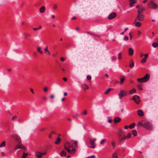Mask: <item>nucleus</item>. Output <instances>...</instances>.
Returning <instances> with one entry per match:
<instances>
[{
	"label": "nucleus",
	"instance_id": "1",
	"mask_svg": "<svg viewBox=\"0 0 158 158\" xmlns=\"http://www.w3.org/2000/svg\"><path fill=\"white\" fill-rule=\"evenodd\" d=\"M65 149L70 154H73L76 151L75 149L73 147V145L69 142H67L64 145Z\"/></svg>",
	"mask_w": 158,
	"mask_h": 158
},
{
	"label": "nucleus",
	"instance_id": "2",
	"mask_svg": "<svg viewBox=\"0 0 158 158\" xmlns=\"http://www.w3.org/2000/svg\"><path fill=\"white\" fill-rule=\"evenodd\" d=\"M118 95L119 96V98L120 99H121L123 97L127 95V93L125 90L122 89L119 91Z\"/></svg>",
	"mask_w": 158,
	"mask_h": 158
},
{
	"label": "nucleus",
	"instance_id": "3",
	"mask_svg": "<svg viewBox=\"0 0 158 158\" xmlns=\"http://www.w3.org/2000/svg\"><path fill=\"white\" fill-rule=\"evenodd\" d=\"M96 141V139L95 138H93L92 139H89L90 143L91 144V146H88V147L94 148L96 147V144L95 142Z\"/></svg>",
	"mask_w": 158,
	"mask_h": 158
},
{
	"label": "nucleus",
	"instance_id": "4",
	"mask_svg": "<svg viewBox=\"0 0 158 158\" xmlns=\"http://www.w3.org/2000/svg\"><path fill=\"white\" fill-rule=\"evenodd\" d=\"M144 19V16L143 14H137V16L135 19V21H142Z\"/></svg>",
	"mask_w": 158,
	"mask_h": 158
},
{
	"label": "nucleus",
	"instance_id": "5",
	"mask_svg": "<svg viewBox=\"0 0 158 158\" xmlns=\"http://www.w3.org/2000/svg\"><path fill=\"white\" fill-rule=\"evenodd\" d=\"M143 127L148 130H150L152 128L151 124L148 122H144Z\"/></svg>",
	"mask_w": 158,
	"mask_h": 158
},
{
	"label": "nucleus",
	"instance_id": "6",
	"mask_svg": "<svg viewBox=\"0 0 158 158\" xmlns=\"http://www.w3.org/2000/svg\"><path fill=\"white\" fill-rule=\"evenodd\" d=\"M149 5L151 8L153 9H156L158 7V5L152 1H150Z\"/></svg>",
	"mask_w": 158,
	"mask_h": 158
},
{
	"label": "nucleus",
	"instance_id": "7",
	"mask_svg": "<svg viewBox=\"0 0 158 158\" xmlns=\"http://www.w3.org/2000/svg\"><path fill=\"white\" fill-rule=\"evenodd\" d=\"M132 99L134 100L137 104H139L140 102L139 97L138 95H135L133 96L132 97Z\"/></svg>",
	"mask_w": 158,
	"mask_h": 158
},
{
	"label": "nucleus",
	"instance_id": "8",
	"mask_svg": "<svg viewBox=\"0 0 158 158\" xmlns=\"http://www.w3.org/2000/svg\"><path fill=\"white\" fill-rule=\"evenodd\" d=\"M116 16V14L115 12H113L111 13L108 16L109 19H112L114 18Z\"/></svg>",
	"mask_w": 158,
	"mask_h": 158
},
{
	"label": "nucleus",
	"instance_id": "9",
	"mask_svg": "<svg viewBox=\"0 0 158 158\" xmlns=\"http://www.w3.org/2000/svg\"><path fill=\"white\" fill-rule=\"evenodd\" d=\"M35 154L36 158H41L42 156L41 153L38 151L36 152Z\"/></svg>",
	"mask_w": 158,
	"mask_h": 158
},
{
	"label": "nucleus",
	"instance_id": "10",
	"mask_svg": "<svg viewBox=\"0 0 158 158\" xmlns=\"http://www.w3.org/2000/svg\"><path fill=\"white\" fill-rule=\"evenodd\" d=\"M144 58L141 60V62L142 63H145L147 61V59L148 57V55L147 54H144Z\"/></svg>",
	"mask_w": 158,
	"mask_h": 158
},
{
	"label": "nucleus",
	"instance_id": "11",
	"mask_svg": "<svg viewBox=\"0 0 158 158\" xmlns=\"http://www.w3.org/2000/svg\"><path fill=\"white\" fill-rule=\"evenodd\" d=\"M24 148L23 145L21 144H19V145H16L15 148L14 149L16 150L19 148Z\"/></svg>",
	"mask_w": 158,
	"mask_h": 158
},
{
	"label": "nucleus",
	"instance_id": "12",
	"mask_svg": "<svg viewBox=\"0 0 158 158\" xmlns=\"http://www.w3.org/2000/svg\"><path fill=\"white\" fill-rule=\"evenodd\" d=\"M46 10V8L44 6H41L39 9V11L40 13H44Z\"/></svg>",
	"mask_w": 158,
	"mask_h": 158
},
{
	"label": "nucleus",
	"instance_id": "13",
	"mask_svg": "<svg viewBox=\"0 0 158 158\" xmlns=\"http://www.w3.org/2000/svg\"><path fill=\"white\" fill-rule=\"evenodd\" d=\"M145 10L143 7H141L137 10V14H142V13Z\"/></svg>",
	"mask_w": 158,
	"mask_h": 158
},
{
	"label": "nucleus",
	"instance_id": "14",
	"mask_svg": "<svg viewBox=\"0 0 158 158\" xmlns=\"http://www.w3.org/2000/svg\"><path fill=\"white\" fill-rule=\"evenodd\" d=\"M137 114L140 117H142L143 115V112L141 110H139L137 111Z\"/></svg>",
	"mask_w": 158,
	"mask_h": 158
},
{
	"label": "nucleus",
	"instance_id": "15",
	"mask_svg": "<svg viewBox=\"0 0 158 158\" xmlns=\"http://www.w3.org/2000/svg\"><path fill=\"white\" fill-rule=\"evenodd\" d=\"M143 77L146 81H147L149 79L150 75L147 73Z\"/></svg>",
	"mask_w": 158,
	"mask_h": 158
},
{
	"label": "nucleus",
	"instance_id": "16",
	"mask_svg": "<svg viewBox=\"0 0 158 158\" xmlns=\"http://www.w3.org/2000/svg\"><path fill=\"white\" fill-rule=\"evenodd\" d=\"M45 53L47 54L48 55H50V52L49 51L48 49V47L47 46L44 49Z\"/></svg>",
	"mask_w": 158,
	"mask_h": 158
},
{
	"label": "nucleus",
	"instance_id": "17",
	"mask_svg": "<svg viewBox=\"0 0 158 158\" xmlns=\"http://www.w3.org/2000/svg\"><path fill=\"white\" fill-rule=\"evenodd\" d=\"M145 121H140L137 124V126L138 127H142L143 126L144 123Z\"/></svg>",
	"mask_w": 158,
	"mask_h": 158
},
{
	"label": "nucleus",
	"instance_id": "18",
	"mask_svg": "<svg viewBox=\"0 0 158 158\" xmlns=\"http://www.w3.org/2000/svg\"><path fill=\"white\" fill-rule=\"evenodd\" d=\"M133 50L132 48H129L128 49V54L130 56L132 55L133 54Z\"/></svg>",
	"mask_w": 158,
	"mask_h": 158
},
{
	"label": "nucleus",
	"instance_id": "19",
	"mask_svg": "<svg viewBox=\"0 0 158 158\" xmlns=\"http://www.w3.org/2000/svg\"><path fill=\"white\" fill-rule=\"evenodd\" d=\"M121 120V119L118 117H116L114 118V121L115 123H118Z\"/></svg>",
	"mask_w": 158,
	"mask_h": 158
},
{
	"label": "nucleus",
	"instance_id": "20",
	"mask_svg": "<svg viewBox=\"0 0 158 158\" xmlns=\"http://www.w3.org/2000/svg\"><path fill=\"white\" fill-rule=\"evenodd\" d=\"M137 80L138 82L140 83L146 82L143 77L142 78H138Z\"/></svg>",
	"mask_w": 158,
	"mask_h": 158
},
{
	"label": "nucleus",
	"instance_id": "21",
	"mask_svg": "<svg viewBox=\"0 0 158 158\" xmlns=\"http://www.w3.org/2000/svg\"><path fill=\"white\" fill-rule=\"evenodd\" d=\"M112 158H118L117 152L116 151L113 153Z\"/></svg>",
	"mask_w": 158,
	"mask_h": 158
},
{
	"label": "nucleus",
	"instance_id": "22",
	"mask_svg": "<svg viewBox=\"0 0 158 158\" xmlns=\"http://www.w3.org/2000/svg\"><path fill=\"white\" fill-rule=\"evenodd\" d=\"M81 87L84 90H86V89L89 88V86L86 84L82 85H81Z\"/></svg>",
	"mask_w": 158,
	"mask_h": 158
},
{
	"label": "nucleus",
	"instance_id": "23",
	"mask_svg": "<svg viewBox=\"0 0 158 158\" xmlns=\"http://www.w3.org/2000/svg\"><path fill=\"white\" fill-rule=\"evenodd\" d=\"M136 92V90L135 89H133L130 90L129 92V94H132L133 93H135Z\"/></svg>",
	"mask_w": 158,
	"mask_h": 158
},
{
	"label": "nucleus",
	"instance_id": "24",
	"mask_svg": "<svg viewBox=\"0 0 158 158\" xmlns=\"http://www.w3.org/2000/svg\"><path fill=\"white\" fill-rule=\"evenodd\" d=\"M37 51L39 53H40L41 54H43V51L41 49V47H38L37 48Z\"/></svg>",
	"mask_w": 158,
	"mask_h": 158
},
{
	"label": "nucleus",
	"instance_id": "25",
	"mask_svg": "<svg viewBox=\"0 0 158 158\" xmlns=\"http://www.w3.org/2000/svg\"><path fill=\"white\" fill-rule=\"evenodd\" d=\"M130 2V6L131 7H132L133 4L135 2L134 0H131Z\"/></svg>",
	"mask_w": 158,
	"mask_h": 158
},
{
	"label": "nucleus",
	"instance_id": "26",
	"mask_svg": "<svg viewBox=\"0 0 158 158\" xmlns=\"http://www.w3.org/2000/svg\"><path fill=\"white\" fill-rule=\"evenodd\" d=\"M141 25V24L139 21L135 23V26L137 27H140Z\"/></svg>",
	"mask_w": 158,
	"mask_h": 158
},
{
	"label": "nucleus",
	"instance_id": "27",
	"mask_svg": "<svg viewBox=\"0 0 158 158\" xmlns=\"http://www.w3.org/2000/svg\"><path fill=\"white\" fill-rule=\"evenodd\" d=\"M60 139L59 137L57 138L56 141L55 142V143L56 144H59L60 143Z\"/></svg>",
	"mask_w": 158,
	"mask_h": 158
},
{
	"label": "nucleus",
	"instance_id": "28",
	"mask_svg": "<svg viewBox=\"0 0 158 158\" xmlns=\"http://www.w3.org/2000/svg\"><path fill=\"white\" fill-rule=\"evenodd\" d=\"M66 153L64 152V151H62L60 153V155L61 156H66Z\"/></svg>",
	"mask_w": 158,
	"mask_h": 158
},
{
	"label": "nucleus",
	"instance_id": "29",
	"mask_svg": "<svg viewBox=\"0 0 158 158\" xmlns=\"http://www.w3.org/2000/svg\"><path fill=\"white\" fill-rule=\"evenodd\" d=\"M125 79V77L124 76H122L120 78V83L121 84H122L123 83L124 80Z\"/></svg>",
	"mask_w": 158,
	"mask_h": 158
},
{
	"label": "nucleus",
	"instance_id": "30",
	"mask_svg": "<svg viewBox=\"0 0 158 158\" xmlns=\"http://www.w3.org/2000/svg\"><path fill=\"white\" fill-rule=\"evenodd\" d=\"M23 35L24 36V37L25 38H26L27 36H31V34L30 33H23Z\"/></svg>",
	"mask_w": 158,
	"mask_h": 158
},
{
	"label": "nucleus",
	"instance_id": "31",
	"mask_svg": "<svg viewBox=\"0 0 158 158\" xmlns=\"http://www.w3.org/2000/svg\"><path fill=\"white\" fill-rule=\"evenodd\" d=\"M135 123H133L129 126V127L130 129L133 128L135 127Z\"/></svg>",
	"mask_w": 158,
	"mask_h": 158
},
{
	"label": "nucleus",
	"instance_id": "32",
	"mask_svg": "<svg viewBox=\"0 0 158 158\" xmlns=\"http://www.w3.org/2000/svg\"><path fill=\"white\" fill-rule=\"evenodd\" d=\"M111 89V88H108L107 89L105 92L104 94H108L109 92H110V90Z\"/></svg>",
	"mask_w": 158,
	"mask_h": 158
},
{
	"label": "nucleus",
	"instance_id": "33",
	"mask_svg": "<svg viewBox=\"0 0 158 158\" xmlns=\"http://www.w3.org/2000/svg\"><path fill=\"white\" fill-rule=\"evenodd\" d=\"M132 135L134 136H135L136 135L137 132H136V130H132Z\"/></svg>",
	"mask_w": 158,
	"mask_h": 158
},
{
	"label": "nucleus",
	"instance_id": "34",
	"mask_svg": "<svg viewBox=\"0 0 158 158\" xmlns=\"http://www.w3.org/2000/svg\"><path fill=\"white\" fill-rule=\"evenodd\" d=\"M52 7L53 9L56 10L57 9V5L56 4H53Z\"/></svg>",
	"mask_w": 158,
	"mask_h": 158
},
{
	"label": "nucleus",
	"instance_id": "35",
	"mask_svg": "<svg viewBox=\"0 0 158 158\" xmlns=\"http://www.w3.org/2000/svg\"><path fill=\"white\" fill-rule=\"evenodd\" d=\"M5 141H3L0 144V147H4L5 146Z\"/></svg>",
	"mask_w": 158,
	"mask_h": 158
},
{
	"label": "nucleus",
	"instance_id": "36",
	"mask_svg": "<svg viewBox=\"0 0 158 158\" xmlns=\"http://www.w3.org/2000/svg\"><path fill=\"white\" fill-rule=\"evenodd\" d=\"M28 155V154L27 153H25L24 152L22 155V158H26V156Z\"/></svg>",
	"mask_w": 158,
	"mask_h": 158
},
{
	"label": "nucleus",
	"instance_id": "37",
	"mask_svg": "<svg viewBox=\"0 0 158 158\" xmlns=\"http://www.w3.org/2000/svg\"><path fill=\"white\" fill-rule=\"evenodd\" d=\"M15 138L16 141H19L20 139V138L18 136H15Z\"/></svg>",
	"mask_w": 158,
	"mask_h": 158
},
{
	"label": "nucleus",
	"instance_id": "38",
	"mask_svg": "<svg viewBox=\"0 0 158 158\" xmlns=\"http://www.w3.org/2000/svg\"><path fill=\"white\" fill-rule=\"evenodd\" d=\"M158 44L156 42L152 44V46L154 47H155V48L157 47L158 46Z\"/></svg>",
	"mask_w": 158,
	"mask_h": 158
},
{
	"label": "nucleus",
	"instance_id": "39",
	"mask_svg": "<svg viewBox=\"0 0 158 158\" xmlns=\"http://www.w3.org/2000/svg\"><path fill=\"white\" fill-rule=\"evenodd\" d=\"M126 139H127V136H124L123 137L120 138V141H122L123 140H124Z\"/></svg>",
	"mask_w": 158,
	"mask_h": 158
},
{
	"label": "nucleus",
	"instance_id": "40",
	"mask_svg": "<svg viewBox=\"0 0 158 158\" xmlns=\"http://www.w3.org/2000/svg\"><path fill=\"white\" fill-rule=\"evenodd\" d=\"M79 117V114L78 113H75L74 114L73 116V117L74 118H77Z\"/></svg>",
	"mask_w": 158,
	"mask_h": 158
},
{
	"label": "nucleus",
	"instance_id": "41",
	"mask_svg": "<svg viewBox=\"0 0 158 158\" xmlns=\"http://www.w3.org/2000/svg\"><path fill=\"white\" fill-rule=\"evenodd\" d=\"M106 139H105L102 140L100 141V143L101 144H103L105 143V142L106 141Z\"/></svg>",
	"mask_w": 158,
	"mask_h": 158
},
{
	"label": "nucleus",
	"instance_id": "42",
	"mask_svg": "<svg viewBox=\"0 0 158 158\" xmlns=\"http://www.w3.org/2000/svg\"><path fill=\"white\" fill-rule=\"evenodd\" d=\"M87 114V111L85 110L81 113V114L82 115H85Z\"/></svg>",
	"mask_w": 158,
	"mask_h": 158
},
{
	"label": "nucleus",
	"instance_id": "43",
	"mask_svg": "<svg viewBox=\"0 0 158 158\" xmlns=\"http://www.w3.org/2000/svg\"><path fill=\"white\" fill-rule=\"evenodd\" d=\"M111 143L112 146L114 148L115 147V143L114 142L112 141L111 142Z\"/></svg>",
	"mask_w": 158,
	"mask_h": 158
},
{
	"label": "nucleus",
	"instance_id": "44",
	"mask_svg": "<svg viewBox=\"0 0 158 158\" xmlns=\"http://www.w3.org/2000/svg\"><path fill=\"white\" fill-rule=\"evenodd\" d=\"M118 60H121L122 59L121 53H119L118 54Z\"/></svg>",
	"mask_w": 158,
	"mask_h": 158
},
{
	"label": "nucleus",
	"instance_id": "45",
	"mask_svg": "<svg viewBox=\"0 0 158 158\" xmlns=\"http://www.w3.org/2000/svg\"><path fill=\"white\" fill-rule=\"evenodd\" d=\"M131 135V134L130 133H129L127 134V135L126 136L127 139L130 138Z\"/></svg>",
	"mask_w": 158,
	"mask_h": 158
},
{
	"label": "nucleus",
	"instance_id": "46",
	"mask_svg": "<svg viewBox=\"0 0 158 158\" xmlns=\"http://www.w3.org/2000/svg\"><path fill=\"white\" fill-rule=\"evenodd\" d=\"M136 8H138L139 9L140 8H141V7H143L141 6V5H138L136 6Z\"/></svg>",
	"mask_w": 158,
	"mask_h": 158
},
{
	"label": "nucleus",
	"instance_id": "47",
	"mask_svg": "<svg viewBox=\"0 0 158 158\" xmlns=\"http://www.w3.org/2000/svg\"><path fill=\"white\" fill-rule=\"evenodd\" d=\"M134 66V63L133 62H132V63L130 64V65H129V67L130 68H132Z\"/></svg>",
	"mask_w": 158,
	"mask_h": 158
},
{
	"label": "nucleus",
	"instance_id": "48",
	"mask_svg": "<svg viewBox=\"0 0 158 158\" xmlns=\"http://www.w3.org/2000/svg\"><path fill=\"white\" fill-rule=\"evenodd\" d=\"M87 79L88 80H89L91 79V77L90 76L88 75L87 77Z\"/></svg>",
	"mask_w": 158,
	"mask_h": 158
},
{
	"label": "nucleus",
	"instance_id": "49",
	"mask_svg": "<svg viewBox=\"0 0 158 158\" xmlns=\"http://www.w3.org/2000/svg\"><path fill=\"white\" fill-rule=\"evenodd\" d=\"M73 143L75 145V146H77V141H73Z\"/></svg>",
	"mask_w": 158,
	"mask_h": 158
},
{
	"label": "nucleus",
	"instance_id": "50",
	"mask_svg": "<svg viewBox=\"0 0 158 158\" xmlns=\"http://www.w3.org/2000/svg\"><path fill=\"white\" fill-rule=\"evenodd\" d=\"M95 157V156L94 155H92L90 156H89L87 157V158H94Z\"/></svg>",
	"mask_w": 158,
	"mask_h": 158
},
{
	"label": "nucleus",
	"instance_id": "51",
	"mask_svg": "<svg viewBox=\"0 0 158 158\" xmlns=\"http://www.w3.org/2000/svg\"><path fill=\"white\" fill-rule=\"evenodd\" d=\"M124 40H127L128 39V38L127 36H125L124 38Z\"/></svg>",
	"mask_w": 158,
	"mask_h": 158
},
{
	"label": "nucleus",
	"instance_id": "52",
	"mask_svg": "<svg viewBox=\"0 0 158 158\" xmlns=\"http://www.w3.org/2000/svg\"><path fill=\"white\" fill-rule=\"evenodd\" d=\"M137 33H138V35L139 36L140 35V34H141V31L139 30L137 31Z\"/></svg>",
	"mask_w": 158,
	"mask_h": 158
},
{
	"label": "nucleus",
	"instance_id": "53",
	"mask_svg": "<svg viewBox=\"0 0 158 158\" xmlns=\"http://www.w3.org/2000/svg\"><path fill=\"white\" fill-rule=\"evenodd\" d=\"M111 59L113 60H115L116 59V57L115 56H113L112 57Z\"/></svg>",
	"mask_w": 158,
	"mask_h": 158
},
{
	"label": "nucleus",
	"instance_id": "54",
	"mask_svg": "<svg viewBox=\"0 0 158 158\" xmlns=\"http://www.w3.org/2000/svg\"><path fill=\"white\" fill-rule=\"evenodd\" d=\"M129 35L130 36V40H131L132 38V36L131 35V32L129 33Z\"/></svg>",
	"mask_w": 158,
	"mask_h": 158
},
{
	"label": "nucleus",
	"instance_id": "55",
	"mask_svg": "<svg viewBox=\"0 0 158 158\" xmlns=\"http://www.w3.org/2000/svg\"><path fill=\"white\" fill-rule=\"evenodd\" d=\"M50 97L51 98L53 99L54 98V95L53 94H52L50 95Z\"/></svg>",
	"mask_w": 158,
	"mask_h": 158
},
{
	"label": "nucleus",
	"instance_id": "56",
	"mask_svg": "<svg viewBox=\"0 0 158 158\" xmlns=\"http://www.w3.org/2000/svg\"><path fill=\"white\" fill-rule=\"evenodd\" d=\"M48 89L47 87H45L44 89V91L45 92H46L48 90Z\"/></svg>",
	"mask_w": 158,
	"mask_h": 158
},
{
	"label": "nucleus",
	"instance_id": "57",
	"mask_svg": "<svg viewBox=\"0 0 158 158\" xmlns=\"http://www.w3.org/2000/svg\"><path fill=\"white\" fill-rule=\"evenodd\" d=\"M30 91H31L33 94H34V91H33V89H32V88H31L30 89Z\"/></svg>",
	"mask_w": 158,
	"mask_h": 158
},
{
	"label": "nucleus",
	"instance_id": "58",
	"mask_svg": "<svg viewBox=\"0 0 158 158\" xmlns=\"http://www.w3.org/2000/svg\"><path fill=\"white\" fill-rule=\"evenodd\" d=\"M43 99L44 100H47V98L46 97L44 96L43 97Z\"/></svg>",
	"mask_w": 158,
	"mask_h": 158
},
{
	"label": "nucleus",
	"instance_id": "59",
	"mask_svg": "<svg viewBox=\"0 0 158 158\" xmlns=\"http://www.w3.org/2000/svg\"><path fill=\"white\" fill-rule=\"evenodd\" d=\"M60 60H61V61H64V60H65V59H64V58H63V57H61V58H60Z\"/></svg>",
	"mask_w": 158,
	"mask_h": 158
},
{
	"label": "nucleus",
	"instance_id": "60",
	"mask_svg": "<svg viewBox=\"0 0 158 158\" xmlns=\"http://www.w3.org/2000/svg\"><path fill=\"white\" fill-rule=\"evenodd\" d=\"M16 118V116H13L12 117V119L13 120H14V119H15Z\"/></svg>",
	"mask_w": 158,
	"mask_h": 158
},
{
	"label": "nucleus",
	"instance_id": "61",
	"mask_svg": "<svg viewBox=\"0 0 158 158\" xmlns=\"http://www.w3.org/2000/svg\"><path fill=\"white\" fill-rule=\"evenodd\" d=\"M76 19H77V17H76L74 16V17H73L72 18V20Z\"/></svg>",
	"mask_w": 158,
	"mask_h": 158
},
{
	"label": "nucleus",
	"instance_id": "62",
	"mask_svg": "<svg viewBox=\"0 0 158 158\" xmlns=\"http://www.w3.org/2000/svg\"><path fill=\"white\" fill-rule=\"evenodd\" d=\"M39 29V28H33V30H35V31L38 30Z\"/></svg>",
	"mask_w": 158,
	"mask_h": 158
},
{
	"label": "nucleus",
	"instance_id": "63",
	"mask_svg": "<svg viewBox=\"0 0 158 158\" xmlns=\"http://www.w3.org/2000/svg\"><path fill=\"white\" fill-rule=\"evenodd\" d=\"M63 80L65 81H67V79L66 77L63 78Z\"/></svg>",
	"mask_w": 158,
	"mask_h": 158
},
{
	"label": "nucleus",
	"instance_id": "64",
	"mask_svg": "<svg viewBox=\"0 0 158 158\" xmlns=\"http://www.w3.org/2000/svg\"><path fill=\"white\" fill-rule=\"evenodd\" d=\"M128 128V126H125L124 127V128L125 129H127Z\"/></svg>",
	"mask_w": 158,
	"mask_h": 158
}]
</instances>
